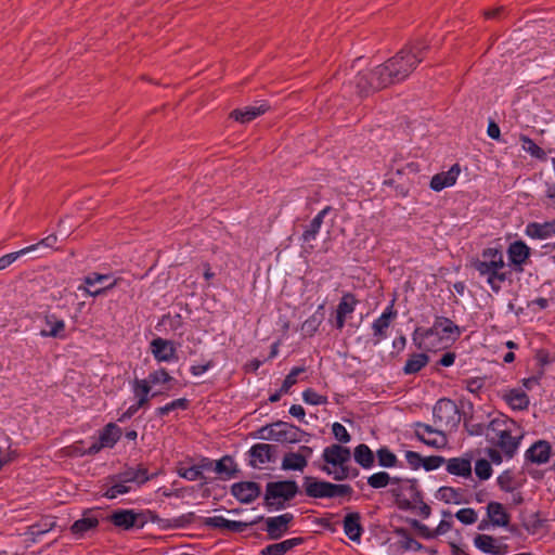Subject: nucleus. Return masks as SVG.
<instances>
[{
	"label": "nucleus",
	"mask_w": 555,
	"mask_h": 555,
	"mask_svg": "<svg viewBox=\"0 0 555 555\" xmlns=\"http://www.w3.org/2000/svg\"><path fill=\"white\" fill-rule=\"evenodd\" d=\"M121 428L115 423L106 424L99 435V442L92 443L86 451L89 455H94L103 448H113L121 437Z\"/></svg>",
	"instance_id": "ddd939ff"
},
{
	"label": "nucleus",
	"mask_w": 555,
	"mask_h": 555,
	"mask_svg": "<svg viewBox=\"0 0 555 555\" xmlns=\"http://www.w3.org/2000/svg\"><path fill=\"white\" fill-rule=\"evenodd\" d=\"M177 473L181 478H184L189 481H195L204 478V475L199 472L197 465H193L190 467L180 466L178 467Z\"/></svg>",
	"instance_id": "6e6d98bb"
},
{
	"label": "nucleus",
	"mask_w": 555,
	"mask_h": 555,
	"mask_svg": "<svg viewBox=\"0 0 555 555\" xmlns=\"http://www.w3.org/2000/svg\"><path fill=\"white\" fill-rule=\"evenodd\" d=\"M437 499L447 504H461L464 502V491L452 487H441L437 491Z\"/></svg>",
	"instance_id": "79ce46f5"
},
{
	"label": "nucleus",
	"mask_w": 555,
	"mask_h": 555,
	"mask_svg": "<svg viewBox=\"0 0 555 555\" xmlns=\"http://www.w3.org/2000/svg\"><path fill=\"white\" fill-rule=\"evenodd\" d=\"M398 507L402 511L414 508V503L421 502L422 493L415 480H406L398 488L391 490Z\"/></svg>",
	"instance_id": "6e6552de"
},
{
	"label": "nucleus",
	"mask_w": 555,
	"mask_h": 555,
	"mask_svg": "<svg viewBox=\"0 0 555 555\" xmlns=\"http://www.w3.org/2000/svg\"><path fill=\"white\" fill-rule=\"evenodd\" d=\"M257 521L258 520H254L251 522H244L237 520H229L223 516H214L204 518L203 524L209 528L221 529L230 532H243L249 526L256 524Z\"/></svg>",
	"instance_id": "aec40b11"
},
{
	"label": "nucleus",
	"mask_w": 555,
	"mask_h": 555,
	"mask_svg": "<svg viewBox=\"0 0 555 555\" xmlns=\"http://www.w3.org/2000/svg\"><path fill=\"white\" fill-rule=\"evenodd\" d=\"M306 367L304 366H295L291 370L289 374L285 377L281 391L288 392L289 389L297 383V377L299 374L304 373Z\"/></svg>",
	"instance_id": "4d7b16f0"
},
{
	"label": "nucleus",
	"mask_w": 555,
	"mask_h": 555,
	"mask_svg": "<svg viewBox=\"0 0 555 555\" xmlns=\"http://www.w3.org/2000/svg\"><path fill=\"white\" fill-rule=\"evenodd\" d=\"M43 327L40 336L64 339L66 337L65 321L55 313L46 312L42 318Z\"/></svg>",
	"instance_id": "f3484780"
},
{
	"label": "nucleus",
	"mask_w": 555,
	"mask_h": 555,
	"mask_svg": "<svg viewBox=\"0 0 555 555\" xmlns=\"http://www.w3.org/2000/svg\"><path fill=\"white\" fill-rule=\"evenodd\" d=\"M55 518L54 517H46L41 519L39 522L31 526V532L34 534H43L46 532H49L55 527Z\"/></svg>",
	"instance_id": "5fc2aeb1"
},
{
	"label": "nucleus",
	"mask_w": 555,
	"mask_h": 555,
	"mask_svg": "<svg viewBox=\"0 0 555 555\" xmlns=\"http://www.w3.org/2000/svg\"><path fill=\"white\" fill-rule=\"evenodd\" d=\"M461 335L460 327L454 324L449 318L437 317L430 328L426 330L423 334V338H429L431 336H441L449 340H456Z\"/></svg>",
	"instance_id": "f8f14e48"
},
{
	"label": "nucleus",
	"mask_w": 555,
	"mask_h": 555,
	"mask_svg": "<svg viewBox=\"0 0 555 555\" xmlns=\"http://www.w3.org/2000/svg\"><path fill=\"white\" fill-rule=\"evenodd\" d=\"M535 361L540 367L539 373H544V366L551 363V358L547 351L545 350H538L535 353Z\"/></svg>",
	"instance_id": "338daca9"
},
{
	"label": "nucleus",
	"mask_w": 555,
	"mask_h": 555,
	"mask_svg": "<svg viewBox=\"0 0 555 555\" xmlns=\"http://www.w3.org/2000/svg\"><path fill=\"white\" fill-rule=\"evenodd\" d=\"M215 472L223 480L236 477L238 469L234 460L230 455H224L220 460L215 461Z\"/></svg>",
	"instance_id": "473e14b6"
},
{
	"label": "nucleus",
	"mask_w": 555,
	"mask_h": 555,
	"mask_svg": "<svg viewBox=\"0 0 555 555\" xmlns=\"http://www.w3.org/2000/svg\"><path fill=\"white\" fill-rule=\"evenodd\" d=\"M486 453H487L488 457L490 459V461L494 464H501L503 461V457H505L500 449L491 447V446L486 450Z\"/></svg>",
	"instance_id": "774afa93"
},
{
	"label": "nucleus",
	"mask_w": 555,
	"mask_h": 555,
	"mask_svg": "<svg viewBox=\"0 0 555 555\" xmlns=\"http://www.w3.org/2000/svg\"><path fill=\"white\" fill-rule=\"evenodd\" d=\"M334 437L341 443H348L351 440L350 434L340 423H334L332 426Z\"/></svg>",
	"instance_id": "680f3d73"
},
{
	"label": "nucleus",
	"mask_w": 555,
	"mask_h": 555,
	"mask_svg": "<svg viewBox=\"0 0 555 555\" xmlns=\"http://www.w3.org/2000/svg\"><path fill=\"white\" fill-rule=\"evenodd\" d=\"M498 485L501 490L513 492L516 489V482L511 472L506 470L498 477Z\"/></svg>",
	"instance_id": "13d9d810"
},
{
	"label": "nucleus",
	"mask_w": 555,
	"mask_h": 555,
	"mask_svg": "<svg viewBox=\"0 0 555 555\" xmlns=\"http://www.w3.org/2000/svg\"><path fill=\"white\" fill-rule=\"evenodd\" d=\"M332 210L331 206L324 207L319 214L310 221L307 225L306 230L301 235V240L304 243H310L314 241L320 232L324 218Z\"/></svg>",
	"instance_id": "7c9ffc66"
},
{
	"label": "nucleus",
	"mask_w": 555,
	"mask_h": 555,
	"mask_svg": "<svg viewBox=\"0 0 555 555\" xmlns=\"http://www.w3.org/2000/svg\"><path fill=\"white\" fill-rule=\"evenodd\" d=\"M460 172V165L454 164L448 171L435 175L430 180V188L436 192H440L446 188L454 185Z\"/></svg>",
	"instance_id": "5701e85b"
},
{
	"label": "nucleus",
	"mask_w": 555,
	"mask_h": 555,
	"mask_svg": "<svg viewBox=\"0 0 555 555\" xmlns=\"http://www.w3.org/2000/svg\"><path fill=\"white\" fill-rule=\"evenodd\" d=\"M344 532L345 534L354 542H359L363 527L361 525V515L358 512L348 513L344 518Z\"/></svg>",
	"instance_id": "c85d7f7f"
},
{
	"label": "nucleus",
	"mask_w": 555,
	"mask_h": 555,
	"mask_svg": "<svg viewBox=\"0 0 555 555\" xmlns=\"http://www.w3.org/2000/svg\"><path fill=\"white\" fill-rule=\"evenodd\" d=\"M521 439L520 428L507 416L500 415L488 423L487 442L500 449L507 460L515 456Z\"/></svg>",
	"instance_id": "f03ea898"
},
{
	"label": "nucleus",
	"mask_w": 555,
	"mask_h": 555,
	"mask_svg": "<svg viewBox=\"0 0 555 555\" xmlns=\"http://www.w3.org/2000/svg\"><path fill=\"white\" fill-rule=\"evenodd\" d=\"M358 305V300L354 295L351 293H346L343 295L337 309L335 317V327L337 330H343L346 323V318L349 317L356 309Z\"/></svg>",
	"instance_id": "412c9836"
},
{
	"label": "nucleus",
	"mask_w": 555,
	"mask_h": 555,
	"mask_svg": "<svg viewBox=\"0 0 555 555\" xmlns=\"http://www.w3.org/2000/svg\"><path fill=\"white\" fill-rule=\"evenodd\" d=\"M405 460L411 468L417 469L421 467L423 457L420 453L415 451H406L405 452Z\"/></svg>",
	"instance_id": "69168bd1"
},
{
	"label": "nucleus",
	"mask_w": 555,
	"mask_h": 555,
	"mask_svg": "<svg viewBox=\"0 0 555 555\" xmlns=\"http://www.w3.org/2000/svg\"><path fill=\"white\" fill-rule=\"evenodd\" d=\"M302 399L306 403L312 404V405H321V404H325L327 402L326 397L319 395L317 391H314L311 388L306 389L302 392Z\"/></svg>",
	"instance_id": "bf43d9fd"
},
{
	"label": "nucleus",
	"mask_w": 555,
	"mask_h": 555,
	"mask_svg": "<svg viewBox=\"0 0 555 555\" xmlns=\"http://www.w3.org/2000/svg\"><path fill=\"white\" fill-rule=\"evenodd\" d=\"M258 519L263 520L264 526L262 530L267 532L268 539L279 540L288 532L294 521V515L292 513H285L268 518L259 517Z\"/></svg>",
	"instance_id": "1a4fd4ad"
},
{
	"label": "nucleus",
	"mask_w": 555,
	"mask_h": 555,
	"mask_svg": "<svg viewBox=\"0 0 555 555\" xmlns=\"http://www.w3.org/2000/svg\"><path fill=\"white\" fill-rule=\"evenodd\" d=\"M152 387L144 380L135 378L132 383V392L137 399L135 404L140 408H147L151 400Z\"/></svg>",
	"instance_id": "72a5a7b5"
},
{
	"label": "nucleus",
	"mask_w": 555,
	"mask_h": 555,
	"mask_svg": "<svg viewBox=\"0 0 555 555\" xmlns=\"http://www.w3.org/2000/svg\"><path fill=\"white\" fill-rule=\"evenodd\" d=\"M444 463V459L438 455H431L427 457H423L422 467L426 470H434L439 468Z\"/></svg>",
	"instance_id": "e2e57ef3"
},
{
	"label": "nucleus",
	"mask_w": 555,
	"mask_h": 555,
	"mask_svg": "<svg viewBox=\"0 0 555 555\" xmlns=\"http://www.w3.org/2000/svg\"><path fill=\"white\" fill-rule=\"evenodd\" d=\"M429 362V357L426 353H413L409 357L403 366V373L405 375H412L418 373Z\"/></svg>",
	"instance_id": "ea45409f"
},
{
	"label": "nucleus",
	"mask_w": 555,
	"mask_h": 555,
	"mask_svg": "<svg viewBox=\"0 0 555 555\" xmlns=\"http://www.w3.org/2000/svg\"><path fill=\"white\" fill-rule=\"evenodd\" d=\"M117 283H118V280L115 279L111 284H108L107 286L102 287V288H98V289L92 291L88 286L80 285L78 287V289L82 291L85 294H87L89 296L98 297V296L106 294L107 291L113 289L117 285Z\"/></svg>",
	"instance_id": "0e129e2a"
},
{
	"label": "nucleus",
	"mask_w": 555,
	"mask_h": 555,
	"mask_svg": "<svg viewBox=\"0 0 555 555\" xmlns=\"http://www.w3.org/2000/svg\"><path fill=\"white\" fill-rule=\"evenodd\" d=\"M397 533L401 537L400 545L404 551H420L423 545L416 541L405 529L397 530Z\"/></svg>",
	"instance_id": "de8ad7c7"
},
{
	"label": "nucleus",
	"mask_w": 555,
	"mask_h": 555,
	"mask_svg": "<svg viewBox=\"0 0 555 555\" xmlns=\"http://www.w3.org/2000/svg\"><path fill=\"white\" fill-rule=\"evenodd\" d=\"M299 492L295 480L270 481L266 486L264 505L269 508L280 511L285 504L292 501Z\"/></svg>",
	"instance_id": "423d86ee"
},
{
	"label": "nucleus",
	"mask_w": 555,
	"mask_h": 555,
	"mask_svg": "<svg viewBox=\"0 0 555 555\" xmlns=\"http://www.w3.org/2000/svg\"><path fill=\"white\" fill-rule=\"evenodd\" d=\"M526 234L531 238L544 240L555 234V219L543 223L531 222L526 227Z\"/></svg>",
	"instance_id": "2f4dec72"
},
{
	"label": "nucleus",
	"mask_w": 555,
	"mask_h": 555,
	"mask_svg": "<svg viewBox=\"0 0 555 555\" xmlns=\"http://www.w3.org/2000/svg\"><path fill=\"white\" fill-rule=\"evenodd\" d=\"M151 387L157 384H167L172 380L166 369H159L151 372L146 378H143Z\"/></svg>",
	"instance_id": "3c124183"
},
{
	"label": "nucleus",
	"mask_w": 555,
	"mask_h": 555,
	"mask_svg": "<svg viewBox=\"0 0 555 555\" xmlns=\"http://www.w3.org/2000/svg\"><path fill=\"white\" fill-rule=\"evenodd\" d=\"M475 474L481 480H487L492 475V467L489 461L479 459L475 463Z\"/></svg>",
	"instance_id": "864d4df0"
},
{
	"label": "nucleus",
	"mask_w": 555,
	"mask_h": 555,
	"mask_svg": "<svg viewBox=\"0 0 555 555\" xmlns=\"http://www.w3.org/2000/svg\"><path fill=\"white\" fill-rule=\"evenodd\" d=\"M415 436L425 444L437 449L443 448L448 443L446 431L436 425L416 423Z\"/></svg>",
	"instance_id": "9d476101"
},
{
	"label": "nucleus",
	"mask_w": 555,
	"mask_h": 555,
	"mask_svg": "<svg viewBox=\"0 0 555 555\" xmlns=\"http://www.w3.org/2000/svg\"><path fill=\"white\" fill-rule=\"evenodd\" d=\"M472 267L479 276L486 278L488 285L496 294L509 275V272L505 270L506 264L502 250L493 247L483 249L480 257L472 261Z\"/></svg>",
	"instance_id": "7ed1b4c3"
},
{
	"label": "nucleus",
	"mask_w": 555,
	"mask_h": 555,
	"mask_svg": "<svg viewBox=\"0 0 555 555\" xmlns=\"http://www.w3.org/2000/svg\"><path fill=\"white\" fill-rule=\"evenodd\" d=\"M504 399L514 410H526L529 405V397L519 389H511L504 395Z\"/></svg>",
	"instance_id": "a19ab883"
},
{
	"label": "nucleus",
	"mask_w": 555,
	"mask_h": 555,
	"mask_svg": "<svg viewBox=\"0 0 555 555\" xmlns=\"http://www.w3.org/2000/svg\"><path fill=\"white\" fill-rule=\"evenodd\" d=\"M296 429L295 426L289 425L288 423L279 421L272 425L262 426L259 429V437L262 439H273L276 441H289L296 442V438L288 437V430Z\"/></svg>",
	"instance_id": "a211bd4d"
},
{
	"label": "nucleus",
	"mask_w": 555,
	"mask_h": 555,
	"mask_svg": "<svg viewBox=\"0 0 555 555\" xmlns=\"http://www.w3.org/2000/svg\"><path fill=\"white\" fill-rule=\"evenodd\" d=\"M507 255L511 263L517 267L519 271H522V266L530 256V248L525 242L516 241L508 246Z\"/></svg>",
	"instance_id": "a878e982"
},
{
	"label": "nucleus",
	"mask_w": 555,
	"mask_h": 555,
	"mask_svg": "<svg viewBox=\"0 0 555 555\" xmlns=\"http://www.w3.org/2000/svg\"><path fill=\"white\" fill-rule=\"evenodd\" d=\"M519 141L521 142V147L525 152L539 160H546V153L538 146L532 139L525 134H520Z\"/></svg>",
	"instance_id": "c03bdc74"
},
{
	"label": "nucleus",
	"mask_w": 555,
	"mask_h": 555,
	"mask_svg": "<svg viewBox=\"0 0 555 555\" xmlns=\"http://www.w3.org/2000/svg\"><path fill=\"white\" fill-rule=\"evenodd\" d=\"M434 425L440 427L444 431L455 428L460 421L461 415L457 405L451 399H439L434 409Z\"/></svg>",
	"instance_id": "0eeeda50"
},
{
	"label": "nucleus",
	"mask_w": 555,
	"mask_h": 555,
	"mask_svg": "<svg viewBox=\"0 0 555 555\" xmlns=\"http://www.w3.org/2000/svg\"><path fill=\"white\" fill-rule=\"evenodd\" d=\"M378 464L383 467H395L397 465V456L388 448H380L376 452Z\"/></svg>",
	"instance_id": "8fccbe9b"
},
{
	"label": "nucleus",
	"mask_w": 555,
	"mask_h": 555,
	"mask_svg": "<svg viewBox=\"0 0 555 555\" xmlns=\"http://www.w3.org/2000/svg\"><path fill=\"white\" fill-rule=\"evenodd\" d=\"M230 492L238 502L250 504L260 495L261 488L255 481H240L231 486Z\"/></svg>",
	"instance_id": "dca6fc26"
},
{
	"label": "nucleus",
	"mask_w": 555,
	"mask_h": 555,
	"mask_svg": "<svg viewBox=\"0 0 555 555\" xmlns=\"http://www.w3.org/2000/svg\"><path fill=\"white\" fill-rule=\"evenodd\" d=\"M551 453V444L547 441L539 440L527 450L526 459L535 464H544L548 462Z\"/></svg>",
	"instance_id": "cd10ccee"
},
{
	"label": "nucleus",
	"mask_w": 555,
	"mask_h": 555,
	"mask_svg": "<svg viewBox=\"0 0 555 555\" xmlns=\"http://www.w3.org/2000/svg\"><path fill=\"white\" fill-rule=\"evenodd\" d=\"M463 387L473 395L478 396L483 389L486 384V377L477 376L465 378L462 382Z\"/></svg>",
	"instance_id": "09e8293b"
},
{
	"label": "nucleus",
	"mask_w": 555,
	"mask_h": 555,
	"mask_svg": "<svg viewBox=\"0 0 555 555\" xmlns=\"http://www.w3.org/2000/svg\"><path fill=\"white\" fill-rule=\"evenodd\" d=\"M304 542L302 538H292L279 543L269 544L261 550V555H285L288 551Z\"/></svg>",
	"instance_id": "f704fd0d"
},
{
	"label": "nucleus",
	"mask_w": 555,
	"mask_h": 555,
	"mask_svg": "<svg viewBox=\"0 0 555 555\" xmlns=\"http://www.w3.org/2000/svg\"><path fill=\"white\" fill-rule=\"evenodd\" d=\"M109 479L112 485L102 493L104 498L112 500L130 491V487L127 486L128 481H125V477L121 475L112 476Z\"/></svg>",
	"instance_id": "4c0bfd02"
},
{
	"label": "nucleus",
	"mask_w": 555,
	"mask_h": 555,
	"mask_svg": "<svg viewBox=\"0 0 555 555\" xmlns=\"http://www.w3.org/2000/svg\"><path fill=\"white\" fill-rule=\"evenodd\" d=\"M151 351L159 362H170L176 359V347L171 340L157 337L151 343Z\"/></svg>",
	"instance_id": "4be33fe9"
},
{
	"label": "nucleus",
	"mask_w": 555,
	"mask_h": 555,
	"mask_svg": "<svg viewBox=\"0 0 555 555\" xmlns=\"http://www.w3.org/2000/svg\"><path fill=\"white\" fill-rule=\"evenodd\" d=\"M447 472L451 475L461 477L472 476L470 460L464 457H452L447 462Z\"/></svg>",
	"instance_id": "c9c22d12"
},
{
	"label": "nucleus",
	"mask_w": 555,
	"mask_h": 555,
	"mask_svg": "<svg viewBox=\"0 0 555 555\" xmlns=\"http://www.w3.org/2000/svg\"><path fill=\"white\" fill-rule=\"evenodd\" d=\"M455 517L464 525H473L478 519L476 511L470 507L460 509Z\"/></svg>",
	"instance_id": "052dcab7"
},
{
	"label": "nucleus",
	"mask_w": 555,
	"mask_h": 555,
	"mask_svg": "<svg viewBox=\"0 0 555 555\" xmlns=\"http://www.w3.org/2000/svg\"><path fill=\"white\" fill-rule=\"evenodd\" d=\"M34 247L35 246H27L18 251L10 253V254H7V255L0 257V271L8 268L15 260H17L21 256L33 251Z\"/></svg>",
	"instance_id": "603ef678"
},
{
	"label": "nucleus",
	"mask_w": 555,
	"mask_h": 555,
	"mask_svg": "<svg viewBox=\"0 0 555 555\" xmlns=\"http://www.w3.org/2000/svg\"><path fill=\"white\" fill-rule=\"evenodd\" d=\"M487 516L492 521V527H506L511 521V516L503 504L491 501L487 505Z\"/></svg>",
	"instance_id": "c756f323"
},
{
	"label": "nucleus",
	"mask_w": 555,
	"mask_h": 555,
	"mask_svg": "<svg viewBox=\"0 0 555 555\" xmlns=\"http://www.w3.org/2000/svg\"><path fill=\"white\" fill-rule=\"evenodd\" d=\"M428 46L423 40L404 46L395 56L384 64L366 72H361L354 79L360 96L400 82L411 75L424 60Z\"/></svg>",
	"instance_id": "f257e3e1"
},
{
	"label": "nucleus",
	"mask_w": 555,
	"mask_h": 555,
	"mask_svg": "<svg viewBox=\"0 0 555 555\" xmlns=\"http://www.w3.org/2000/svg\"><path fill=\"white\" fill-rule=\"evenodd\" d=\"M108 520L118 528L130 530L134 527L142 528L144 520L141 513L133 509H118L108 516Z\"/></svg>",
	"instance_id": "4468645a"
},
{
	"label": "nucleus",
	"mask_w": 555,
	"mask_h": 555,
	"mask_svg": "<svg viewBox=\"0 0 555 555\" xmlns=\"http://www.w3.org/2000/svg\"><path fill=\"white\" fill-rule=\"evenodd\" d=\"M312 453V448L308 446H300L296 452H286L282 459L281 469L304 472Z\"/></svg>",
	"instance_id": "9b49d317"
},
{
	"label": "nucleus",
	"mask_w": 555,
	"mask_h": 555,
	"mask_svg": "<svg viewBox=\"0 0 555 555\" xmlns=\"http://www.w3.org/2000/svg\"><path fill=\"white\" fill-rule=\"evenodd\" d=\"M397 310L395 309V300L384 310L382 315L377 318L372 324V331L374 336V344L380 343L387 337V331L391 322L397 318Z\"/></svg>",
	"instance_id": "2eb2a0df"
},
{
	"label": "nucleus",
	"mask_w": 555,
	"mask_h": 555,
	"mask_svg": "<svg viewBox=\"0 0 555 555\" xmlns=\"http://www.w3.org/2000/svg\"><path fill=\"white\" fill-rule=\"evenodd\" d=\"M474 545L481 552L491 555H504L507 548V545L500 543L489 534H477L474 538Z\"/></svg>",
	"instance_id": "b1692460"
},
{
	"label": "nucleus",
	"mask_w": 555,
	"mask_h": 555,
	"mask_svg": "<svg viewBox=\"0 0 555 555\" xmlns=\"http://www.w3.org/2000/svg\"><path fill=\"white\" fill-rule=\"evenodd\" d=\"M399 482H401L400 478H398V477L391 478L390 475L386 472L375 473L367 478L369 486L374 489L385 488L389 483H399Z\"/></svg>",
	"instance_id": "37998d69"
},
{
	"label": "nucleus",
	"mask_w": 555,
	"mask_h": 555,
	"mask_svg": "<svg viewBox=\"0 0 555 555\" xmlns=\"http://www.w3.org/2000/svg\"><path fill=\"white\" fill-rule=\"evenodd\" d=\"M276 447L268 443H256L249 451V465L251 467H261L273 461Z\"/></svg>",
	"instance_id": "6ab92c4d"
},
{
	"label": "nucleus",
	"mask_w": 555,
	"mask_h": 555,
	"mask_svg": "<svg viewBox=\"0 0 555 555\" xmlns=\"http://www.w3.org/2000/svg\"><path fill=\"white\" fill-rule=\"evenodd\" d=\"M120 475L122 477H125V481H128V482L144 483L147 480H150V476L147 475V469L144 467H138L135 469H128Z\"/></svg>",
	"instance_id": "49530a36"
},
{
	"label": "nucleus",
	"mask_w": 555,
	"mask_h": 555,
	"mask_svg": "<svg viewBox=\"0 0 555 555\" xmlns=\"http://www.w3.org/2000/svg\"><path fill=\"white\" fill-rule=\"evenodd\" d=\"M269 106L264 103L260 105H250L243 108H236L230 113V117L241 124H247L258 116L264 114Z\"/></svg>",
	"instance_id": "bb28decb"
},
{
	"label": "nucleus",
	"mask_w": 555,
	"mask_h": 555,
	"mask_svg": "<svg viewBox=\"0 0 555 555\" xmlns=\"http://www.w3.org/2000/svg\"><path fill=\"white\" fill-rule=\"evenodd\" d=\"M99 526V518L93 515L91 509H87L83 512L82 518L76 520L70 526V532L78 539L85 537V534L95 529Z\"/></svg>",
	"instance_id": "393cba45"
},
{
	"label": "nucleus",
	"mask_w": 555,
	"mask_h": 555,
	"mask_svg": "<svg viewBox=\"0 0 555 555\" xmlns=\"http://www.w3.org/2000/svg\"><path fill=\"white\" fill-rule=\"evenodd\" d=\"M302 490L305 495L311 499L347 498L349 500L353 494V489L348 483H333L313 476L302 478Z\"/></svg>",
	"instance_id": "39448f33"
},
{
	"label": "nucleus",
	"mask_w": 555,
	"mask_h": 555,
	"mask_svg": "<svg viewBox=\"0 0 555 555\" xmlns=\"http://www.w3.org/2000/svg\"><path fill=\"white\" fill-rule=\"evenodd\" d=\"M354 461L364 469H370L374 466L375 455L369 446L361 443L353 450Z\"/></svg>",
	"instance_id": "58836bf2"
},
{
	"label": "nucleus",
	"mask_w": 555,
	"mask_h": 555,
	"mask_svg": "<svg viewBox=\"0 0 555 555\" xmlns=\"http://www.w3.org/2000/svg\"><path fill=\"white\" fill-rule=\"evenodd\" d=\"M190 401L185 398L176 399L164 406H159L156 409L157 416H165L175 410H186L189 408Z\"/></svg>",
	"instance_id": "a18cd8bd"
},
{
	"label": "nucleus",
	"mask_w": 555,
	"mask_h": 555,
	"mask_svg": "<svg viewBox=\"0 0 555 555\" xmlns=\"http://www.w3.org/2000/svg\"><path fill=\"white\" fill-rule=\"evenodd\" d=\"M322 460L325 465L321 469L336 481L353 479L359 476V469L350 465L351 451L341 444H331L323 450Z\"/></svg>",
	"instance_id": "20e7f679"
},
{
	"label": "nucleus",
	"mask_w": 555,
	"mask_h": 555,
	"mask_svg": "<svg viewBox=\"0 0 555 555\" xmlns=\"http://www.w3.org/2000/svg\"><path fill=\"white\" fill-rule=\"evenodd\" d=\"M323 309L324 305H320L315 312L301 324V333L304 336L311 337L317 333L324 320Z\"/></svg>",
	"instance_id": "e433bc0d"
}]
</instances>
